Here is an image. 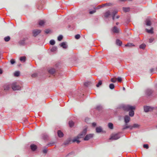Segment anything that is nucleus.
I'll return each instance as SVG.
<instances>
[{
	"label": "nucleus",
	"instance_id": "obj_45",
	"mask_svg": "<svg viewBox=\"0 0 157 157\" xmlns=\"http://www.w3.org/2000/svg\"><path fill=\"white\" fill-rule=\"evenodd\" d=\"M116 79L112 78L111 79V81L113 82H115L116 81Z\"/></svg>",
	"mask_w": 157,
	"mask_h": 157
},
{
	"label": "nucleus",
	"instance_id": "obj_4",
	"mask_svg": "<svg viewBox=\"0 0 157 157\" xmlns=\"http://www.w3.org/2000/svg\"><path fill=\"white\" fill-rule=\"evenodd\" d=\"M120 137V136L118 134H113L110 139H112L113 140H117L119 139Z\"/></svg>",
	"mask_w": 157,
	"mask_h": 157
},
{
	"label": "nucleus",
	"instance_id": "obj_55",
	"mask_svg": "<svg viewBox=\"0 0 157 157\" xmlns=\"http://www.w3.org/2000/svg\"><path fill=\"white\" fill-rule=\"evenodd\" d=\"M2 71L1 69L0 68V74H2Z\"/></svg>",
	"mask_w": 157,
	"mask_h": 157
},
{
	"label": "nucleus",
	"instance_id": "obj_29",
	"mask_svg": "<svg viewBox=\"0 0 157 157\" xmlns=\"http://www.w3.org/2000/svg\"><path fill=\"white\" fill-rule=\"evenodd\" d=\"M45 22L44 20H41L39 22V25L40 26H43Z\"/></svg>",
	"mask_w": 157,
	"mask_h": 157
},
{
	"label": "nucleus",
	"instance_id": "obj_44",
	"mask_svg": "<svg viewBox=\"0 0 157 157\" xmlns=\"http://www.w3.org/2000/svg\"><path fill=\"white\" fill-rule=\"evenodd\" d=\"M143 147L144 148H146V149H148L149 148L148 145L147 144H144L143 145Z\"/></svg>",
	"mask_w": 157,
	"mask_h": 157
},
{
	"label": "nucleus",
	"instance_id": "obj_30",
	"mask_svg": "<svg viewBox=\"0 0 157 157\" xmlns=\"http://www.w3.org/2000/svg\"><path fill=\"white\" fill-rule=\"evenodd\" d=\"M146 45L145 44H142L140 46V48L144 49L146 47Z\"/></svg>",
	"mask_w": 157,
	"mask_h": 157
},
{
	"label": "nucleus",
	"instance_id": "obj_37",
	"mask_svg": "<svg viewBox=\"0 0 157 157\" xmlns=\"http://www.w3.org/2000/svg\"><path fill=\"white\" fill-rule=\"evenodd\" d=\"M50 44H51L53 45H54L55 44V41L54 40H51L50 41Z\"/></svg>",
	"mask_w": 157,
	"mask_h": 157
},
{
	"label": "nucleus",
	"instance_id": "obj_15",
	"mask_svg": "<svg viewBox=\"0 0 157 157\" xmlns=\"http://www.w3.org/2000/svg\"><path fill=\"white\" fill-rule=\"evenodd\" d=\"M55 72V70L54 68H51L48 70L49 73L51 74H53Z\"/></svg>",
	"mask_w": 157,
	"mask_h": 157
},
{
	"label": "nucleus",
	"instance_id": "obj_28",
	"mask_svg": "<svg viewBox=\"0 0 157 157\" xmlns=\"http://www.w3.org/2000/svg\"><path fill=\"white\" fill-rule=\"evenodd\" d=\"M111 5V4L110 3H105V4H103L101 6H99V8H101L102 7H104V6H110Z\"/></svg>",
	"mask_w": 157,
	"mask_h": 157
},
{
	"label": "nucleus",
	"instance_id": "obj_7",
	"mask_svg": "<svg viewBox=\"0 0 157 157\" xmlns=\"http://www.w3.org/2000/svg\"><path fill=\"white\" fill-rule=\"evenodd\" d=\"M117 12L118 11L116 10H112L111 12V13H112L111 15H112L113 17L112 18L113 20L115 18V15L117 13Z\"/></svg>",
	"mask_w": 157,
	"mask_h": 157
},
{
	"label": "nucleus",
	"instance_id": "obj_11",
	"mask_svg": "<svg viewBox=\"0 0 157 157\" xmlns=\"http://www.w3.org/2000/svg\"><path fill=\"white\" fill-rule=\"evenodd\" d=\"M4 90H8L10 87V85L9 84H6L5 85L3 86Z\"/></svg>",
	"mask_w": 157,
	"mask_h": 157
},
{
	"label": "nucleus",
	"instance_id": "obj_54",
	"mask_svg": "<svg viewBox=\"0 0 157 157\" xmlns=\"http://www.w3.org/2000/svg\"><path fill=\"white\" fill-rule=\"evenodd\" d=\"M36 74H33L32 75V76L33 77H36Z\"/></svg>",
	"mask_w": 157,
	"mask_h": 157
},
{
	"label": "nucleus",
	"instance_id": "obj_18",
	"mask_svg": "<svg viewBox=\"0 0 157 157\" xmlns=\"http://www.w3.org/2000/svg\"><path fill=\"white\" fill-rule=\"evenodd\" d=\"M140 126V125L136 124H134L132 126V129L133 128H138Z\"/></svg>",
	"mask_w": 157,
	"mask_h": 157
},
{
	"label": "nucleus",
	"instance_id": "obj_33",
	"mask_svg": "<svg viewBox=\"0 0 157 157\" xmlns=\"http://www.w3.org/2000/svg\"><path fill=\"white\" fill-rule=\"evenodd\" d=\"M114 87L115 86L114 85L113 83L110 84L109 85V88L111 89H114Z\"/></svg>",
	"mask_w": 157,
	"mask_h": 157
},
{
	"label": "nucleus",
	"instance_id": "obj_48",
	"mask_svg": "<svg viewBox=\"0 0 157 157\" xmlns=\"http://www.w3.org/2000/svg\"><path fill=\"white\" fill-rule=\"evenodd\" d=\"M95 12H96V10H93L91 11H90L89 13L90 14H92L95 13Z\"/></svg>",
	"mask_w": 157,
	"mask_h": 157
},
{
	"label": "nucleus",
	"instance_id": "obj_51",
	"mask_svg": "<svg viewBox=\"0 0 157 157\" xmlns=\"http://www.w3.org/2000/svg\"><path fill=\"white\" fill-rule=\"evenodd\" d=\"M154 71V69L153 68H151L150 70V72L151 73L153 72Z\"/></svg>",
	"mask_w": 157,
	"mask_h": 157
},
{
	"label": "nucleus",
	"instance_id": "obj_35",
	"mask_svg": "<svg viewBox=\"0 0 157 157\" xmlns=\"http://www.w3.org/2000/svg\"><path fill=\"white\" fill-rule=\"evenodd\" d=\"M63 38V36L62 35H59L58 37V40L59 41H61L62 39Z\"/></svg>",
	"mask_w": 157,
	"mask_h": 157
},
{
	"label": "nucleus",
	"instance_id": "obj_56",
	"mask_svg": "<svg viewBox=\"0 0 157 157\" xmlns=\"http://www.w3.org/2000/svg\"><path fill=\"white\" fill-rule=\"evenodd\" d=\"M119 17V16H117V17H116L115 18V19L116 18V19H118Z\"/></svg>",
	"mask_w": 157,
	"mask_h": 157
},
{
	"label": "nucleus",
	"instance_id": "obj_46",
	"mask_svg": "<svg viewBox=\"0 0 157 157\" xmlns=\"http://www.w3.org/2000/svg\"><path fill=\"white\" fill-rule=\"evenodd\" d=\"M50 32V30L48 29H46L45 31V32L46 34H48V33H49Z\"/></svg>",
	"mask_w": 157,
	"mask_h": 157
},
{
	"label": "nucleus",
	"instance_id": "obj_20",
	"mask_svg": "<svg viewBox=\"0 0 157 157\" xmlns=\"http://www.w3.org/2000/svg\"><path fill=\"white\" fill-rule=\"evenodd\" d=\"M86 132H87V130H86V128L84 129L83 130V131L82 132V134H81V135H79V136H80L79 137H81V136H84V135H85V134H86Z\"/></svg>",
	"mask_w": 157,
	"mask_h": 157
},
{
	"label": "nucleus",
	"instance_id": "obj_23",
	"mask_svg": "<svg viewBox=\"0 0 157 157\" xmlns=\"http://www.w3.org/2000/svg\"><path fill=\"white\" fill-rule=\"evenodd\" d=\"M20 60L21 61L24 62L26 60V57L24 56L20 58Z\"/></svg>",
	"mask_w": 157,
	"mask_h": 157
},
{
	"label": "nucleus",
	"instance_id": "obj_58",
	"mask_svg": "<svg viewBox=\"0 0 157 157\" xmlns=\"http://www.w3.org/2000/svg\"><path fill=\"white\" fill-rule=\"evenodd\" d=\"M125 88L124 87H123V90H125Z\"/></svg>",
	"mask_w": 157,
	"mask_h": 157
},
{
	"label": "nucleus",
	"instance_id": "obj_10",
	"mask_svg": "<svg viewBox=\"0 0 157 157\" xmlns=\"http://www.w3.org/2000/svg\"><path fill=\"white\" fill-rule=\"evenodd\" d=\"M120 30H121L120 29L117 27L116 26H114V27L112 29V31H113V33H119Z\"/></svg>",
	"mask_w": 157,
	"mask_h": 157
},
{
	"label": "nucleus",
	"instance_id": "obj_1",
	"mask_svg": "<svg viewBox=\"0 0 157 157\" xmlns=\"http://www.w3.org/2000/svg\"><path fill=\"white\" fill-rule=\"evenodd\" d=\"M123 108V109L125 111H130L129 112V115L130 116L132 117L133 116L134 113L133 110L135 109L134 107L127 105L124 106Z\"/></svg>",
	"mask_w": 157,
	"mask_h": 157
},
{
	"label": "nucleus",
	"instance_id": "obj_39",
	"mask_svg": "<svg viewBox=\"0 0 157 157\" xmlns=\"http://www.w3.org/2000/svg\"><path fill=\"white\" fill-rule=\"evenodd\" d=\"M102 84V81H100L96 85V86L97 87H98L100 86Z\"/></svg>",
	"mask_w": 157,
	"mask_h": 157
},
{
	"label": "nucleus",
	"instance_id": "obj_40",
	"mask_svg": "<svg viewBox=\"0 0 157 157\" xmlns=\"http://www.w3.org/2000/svg\"><path fill=\"white\" fill-rule=\"evenodd\" d=\"M125 21L123 22V24L125 25H126L128 24L130 22L129 20H124Z\"/></svg>",
	"mask_w": 157,
	"mask_h": 157
},
{
	"label": "nucleus",
	"instance_id": "obj_9",
	"mask_svg": "<svg viewBox=\"0 0 157 157\" xmlns=\"http://www.w3.org/2000/svg\"><path fill=\"white\" fill-rule=\"evenodd\" d=\"M111 12L110 10H107L104 13L103 15L105 17L107 18L111 15Z\"/></svg>",
	"mask_w": 157,
	"mask_h": 157
},
{
	"label": "nucleus",
	"instance_id": "obj_21",
	"mask_svg": "<svg viewBox=\"0 0 157 157\" xmlns=\"http://www.w3.org/2000/svg\"><path fill=\"white\" fill-rule=\"evenodd\" d=\"M116 44L119 46H121L122 44V42L119 40L117 39L116 41Z\"/></svg>",
	"mask_w": 157,
	"mask_h": 157
},
{
	"label": "nucleus",
	"instance_id": "obj_6",
	"mask_svg": "<svg viewBox=\"0 0 157 157\" xmlns=\"http://www.w3.org/2000/svg\"><path fill=\"white\" fill-rule=\"evenodd\" d=\"M124 121L126 124L127 125V124L128 123L130 120V117L128 115H126L124 117Z\"/></svg>",
	"mask_w": 157,
	"mask_h": 157
},
{
	"label": "nucleus",
	"instance_id": "obj_3",
	"mask_svg": "<svg viewBox=\"0 0 157 157\" xmlns=\"http://www.w3.org/2000/svg\"><path fill=\"white\" fill-rule=\"evenodd\" d=\"M41 30L39 29H34L32 30V34L34 37L36 36L41 32Z\"/></svg>",
	"mask_w": 157,
	"mask_h": 157
},
{
	"label": "nucleus",
	"instance_id": "obj_22",
	"mask_svg": "<svg viewBox=\"0 0 157 157\" xmlns=\"http://www.w3.org/2000/svg\"><path fill=\"white\" fill-rule=\"evenodd\" d=\"M123 10L125 12H129L130 11V8L129 7H123Z\"/></svg>",
	"mask_w": 157,
	"mask_h": 157
},
{
	"label": "nucleus",
	"instance_id": "obj_25",
	"mask_svg": "<svg viewBox=\"0 0 157 157\" xmlns=\"http://www.w3.org/2000/svg\"><path fill=\"white\" fill-rule=\"evenodd\" d=\"M78 137L75 138H74L73 140V142H77V143H79L80 142V141L79 140H78Z\"/></svg>",
	"mask_w": 157,
	"mask_h": 157
},
{
	"label": "nucleus",
	"instance_id": "obj_13",
	"mask_svg": "<svg viewBox=\"0 0 157 157\" xmlns=\"http://www.w3.org/2000/svg\"><path fill=\"white\" fill-rule=\"evenodd\" d=\"M60 45L64 48H67V45L65 42H63L60 44Z\"/></svg>",
	"mask_w": 157,
	"mask_h": 157
},
{
	"label": "nucleus",
	"instance_id": "obj_57",
	"mask_svg": "<svg viewBox=\"0 0 157 157\" xmlns=\"http://www.w3.org/2000/svg\"><path fill=\"white\" fill-rule=\"evenodd\" d=\"M118 24H119V23H118V22H117V23H116V25H118Z\"/></svg>",
	"mask_w": 157,
	"mask_h": 157
},
{
	"label": "nucleus",
	"instance_id": "obj_59",
	"mask_svg": "<svg viewBox=\"0 0 157 157\" xmlns=\"http://www.w3.org/2000/svg\"><path fill=\"white\" fill-rule=\"evenodd\" d=\"M156 128H157V125H156Z\"/></svg>",
	"mask_w": 157,
	"mask_h": 157
},
{
	"label": "nucleus",
	"instance_id": "obj_43",
	"mask_svg": "<svg viewBox=\"0 0 157 157\" xmlns=\"http://www.w3.org/2000/svg\"><path fill=\"white\" fill-rule=\"evenodd\" d=\"M116 79L119 82H121L122 81V78L120 77H118L117 78H116Z\"/></svg>",
	"mask_w": 157,
	"mask_h": 157
},
{
	"label": "nucleus",
	"instance_id": "obj_24",
	"mask_svg": "<svg viewBox=\"0 0 157 157\" xmlns=\"http://www.w3.org/2000/svg\"><path fill=\"white\" fill-rule=\"evenodd\" d=\"M109 128L111 129H113V124L112 123H109L108 124Z\"/></svg>",
	"mask_w": 157,
	"mask_h": 157
},
{
	"label": "nucleus",
	"instance_id": "obj_19",
	"mask_svg": "<svg viewBox=\"0 0 157 157\" xmlns=\"http://www.w3.org/2000/svg\"><path fill=\"white\" fill-rule=\"evenodd\" d=\"M146 31L148 33L152 34L153 33V29L152 28H151L150 29H146Z\"/></svg>",
	"mask_w": 157,
	"mask_h": 157
},
{
	"label": "nucleus",
	"instance_id": "obj_52",
	"mask_svg": "<svg viewBox=\"0 0 157 157\" xmlns=\"http://www.w3.org/2000/svg\"><path fill=\"white\" fill-rule=\"evenodd\" d=\"M92 125L94 127L96 125V124L95 122L93 123H92Z\"/></svg>",
	"mask_w": 157,
	"mask_h": 157
},
{
	"label": "nucleus",
	"instance_id": "obj_26",
	"mask_svg": "<svg viewBox=\"0 0 157 157\" xmlns=\"http://www.w3.org/2000/svg\"><path fill=\"white\" fill-rule=\"evenodd\" d=\"M145 22L146 23V25L147 26H150L151 24L150 20H146Z\"/></svg>",
	"mask_w": 157,
	"mask_h": 157
},
{
	"label": "nucleus",
	"instance_id": "obj_36",
	"mask_svg": "<svg viewBox=\"0 0 157 157\" xmlns=\"http://www.w3.org/2000/svg\"><path fill=\"white\" fill-rule=\"evenodd\" d=\"M57 47H53L51 49V50L52 52H54L56 51L57 50Z\"/></svg>",
	"mask_w": 157,
	"mask_h": 157
},
{
	"label": "nucleus",
	"instance_id": "obj_34",
	"mask_svg": "<svg viewBox=\"0 0 157 157\" xmlns=\"http://www.w3.org/2000/svg\"><path fill=\"white\" fill-rule=\"evenodd\" d=\"M20 74V72L18 71H16L14 73V75L15 76H18Z\"/></svg>",
	"mask_w": 157,
	"mask_h": 157
},
{
	"label": "nucleus",
	"instance_id": "obj_14",
	"mask_svg": "<svg viewBox=\"0 0 157 157\" xmlns=\"http://www.w3.org/2000/svg\"><path fill=\"white\" fill-rule=\"evenodd\" d=\"M30 147L32 150L33 151L35 150L37 148V147L36 145L32 144L30 146Z\"/></svg>",
	"mask_w": 157,
	"mask_h": 157
},
{
	"label": "nucleus",
	"instance_id": "obj_2",
	"mask_svg": "<svg viewBox=\"0 0 157 157\" xmlns=\"http://www.w3.org/2000/svg\"><path fill=\"white\" fill-rule=\"evenodd\" d=\"M11 85L12 88L13 90H18L21 89V86L18 85L16 82L12 83Z\"/></svg>",
	"mask_w": 157,
	"mask_h": 157
},
{
	"label": "nucleus",
	"instance_id": "obj_50",
	"mask_svg": "<svg viewBox=\"0 0 157 157\" xmlns=\"http://www.w3.org/2000/svg\"><path fill=\"white\" fill-rule=\"evenodd\" d=\"M90 84V82H86L84 83V85L86 86H87Z\"/></svg>",
	"mask_w": 157,
	"mask_h": 157
},
{
	"label": "nucleus",
	"instance_id": "obj_31",
	"mask_svg": "<svg viewBox=\"0 0 157 157\" xmlns=\"http://www.w3.org/2000/svg\"><path fill=\"white\" fill-rule=\"evenodd\" d=\"M102 108V107L101 105H98L96 107V109L99 111L101 110Z\"/></svg>",
	"mask_w": 157,
	"mask_h": 157
},
{
	"label": "nucleus",
	"instance_id": "obj_8",
	"mask_svg": "<svg viewBox=\"0 0 157 157\" xmlns=\"http://www.w3.org/2000/svg\"><path fill=\"white\" fill-rule=\"evenodd\" d=\"M93 134H90L87 135L84 138L85 140H88L90 138L93 137Z\"/></svg>",
	"mask_w": 157,
	"mask_h": 157
},
{
	"label": "nucleus",
	"instance_id": "obj_42",
	"mask_svg": "<svg viewBox=\"0 0 157 157\" xmlns=\"http://www.w3.org/2000/svg\"><path fill=\"white\" fill-rule=\"evenodd\" d=\"M132 45L133 46V45L131 43H127L126 44L125 46L130 47V46H131Z\"/></svg>",
	"mask_w": 157,
	"mask_h": 157
},
{
	"label": "nucleus",
	"instance_id": "obj_38",
	"mask_svg": "<svg viewBox=\"0 0 157 157\" xmlns=\"http://www.w3.org/2000/svg\"><path fill=\"white\" fill-rule=\"evenodd\" d=\"M54 144H55V143L54 142H52V143H49L47 145V146L48 147L51 146H52L54 145Z\"/></svg>",
	"mask_w": 157,
	"mask_h": 157
},
{
	"label": "nucleus",
	"instance_id": "obj_41",
	"mask_svg": "<svg viewBox=\"0 0 157 157\" xmlns=\"http://www.w3.org/2000/svg\"><path fill=\"white\" fill-rule=\"evenodd\" d=\"M80 36L79 34H77L75 35V38L76 39H78L80 38Z\"/></svg>",
	"mask_w": 157,
	"mask_h": 157
},
{
	"label": "nucleus",
	"instance_id": "obj_47",
	"mask_svg": "<svg viewBox=\"0 0 157 157\" xmlns=\"http://www.w3.org/2000/svg\"><path fill=\"white\" fill-rule=\"evenodd\" d=\"M10 63L12 64H13L15 63V61L13 59H12L10 60Z\"/></svg>",
	"mask_w": 157,
	"mask_h": 157
},
{
	"label": "nucleus",
	"instance_id": "obj_49",
	"mask_svg": "<svg viewBox=\"0 0 157 157\" xmlns=\"http://www.w3.org/2000/svg\"><path fill=\"white\" fill-rule=\"evenodd\" d=\"M43 152L45 154H46L47 152V150L46 149H45L43 150Z\"/></svg>",
	"mask_w": 157,
	"mask_h": 157
},
{
	"label": "nucleus",
	"instance_id": "obj_5",
	"mask_svg": "<svg viewBox=\"0 0 157 157\" xmlns=\"http://www.w3.org/2000/svg\"><path fill=\"white\" fill-rule=\"evenodd\" d=\"M144 109L145 112H147L152 111L153 110V108L152 107L149 106H144Z\"/></svg>",
	"mask_w": 157,
	"mask_h": 157
},
{
	"label": "nucleus",
	"instance_id": "obj_27",
	"mask_svg": "<svg viewBox=\"0 0 157 157\" xmlns=\"http://www.w3.org/2000/svg\"><path fill=\"white\" fill-rule=\"evenodd\" d=\"M69 124L70 127H71L74 125V122L72 121H70L69 122Z\"/></svg>",
	"mask_w": 157,
	"mask_h": 157
},
{
	"label": "nucleus",
	"instance_id": "obj_17",
	"mask_svg": "<svg viewBox=\"0 0 157 157\" xmlns=\"http://www.w3.org/2000/svg\"><path fill=\"white\" fill-rule=\"evenodd\" d=\"M96 132L99 133L102 131V128L101 127H98L96 129Z\"/></svg>",
	"mask_w": 157,
	"mask_h": 157
},
{
	"label": "nucleus",
	"instance_id": "obj_12",
	"mask_svg": "<svg viewBox=\"0 0 157 157\" xmlns=\"http://www.w3.org/2000/svg\"><path fill=\"white\" fill-rule=\"evenodd\" d=\"M132 125H128L127 124L126 125V124L125 123V125L123 128V130H125L128 128H129L130 130H132Z\"/></svg>",
	"mask_w": 157,
	"mask_h": 157
},
{
	"label": "nucleus",
	"instance_id": "obj_53",
	"mask_svg": "<svg viewBox=\"0 0 157 157\" xmlns=\"http://www.w3.org/2000/svg\"><path fill=\"white\" fill-rule=\"evenodd\" d=\"M153 39L150 38L149 39V42L151 43L153 41Z\"/></svg>",
	"mask_w": 157,
	"mask_h": 157
},
{
	"label": "nucleus",
	"instance_id": "obj_16",
	"mask_svg": "<svg viewBox=\"0 0 157 157\" xmlns=\"http://www.w3.org/2000/svg\"><path fill=\"white\" fill-rule=\"evenodd\" d=\"M57 134L58 135V136L60 137H62L63 136V133L59 130L58 131Z\"/></svg>",
	"mask_w": 157,
	"mask_h": 157
},
{
	"label": "nucleus",
	"instance_id": "obj_32",
	"mask_svg": "<svg viewBox=\"0 0 157 157\" xmlns=\"http://www.w3.org/2000/svg\"><path fill=\"white\" fill-rule=\"evenodd\" d=\"M10 37L9 36H7L4 38V40L6 42H8L10 40Z\"/></svg>",
	"mask_w": 157,
	"mask_h": 157
}]
</instances>
